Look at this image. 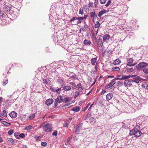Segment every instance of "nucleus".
<instances>
[{"mask_svg": "<svg viewBox=\"0 0 148 148\" xmlns=\"http://www.w3.org/2000/svg\"><path fill=\"white\" fill-rule=\"evenodd\" d=\"M19 10L16 8L14 7L12 8V10L10 11V12H7V14L9 15H11L13 18V19H15L18 16V14L19 13Z\"/></svg>", "mask_w": 148, "mask_h": 148, "instance_id": "nucleus-1", "label": "nucleus"}, {"mask_svg": "<svg viewBox=\"0 0 148 148\" xmlns=\"http://www.w3.org/2000/svg\"><path fill=\"white\" fill-rule=\"evenodd\" d=\"M2 11H0V17L1 18V20L3 23L2 25H4L7 23V20L9 19L8 16L7 14H5Z\"/></svg>", "mask_w": 148, "mask_h": 148, "instance_id": "nucleus-2", "label": "nucleus"}, {"mask_svg": "<svg viewBox=\"0 0 148 148\" xmlns=\"http://www.w3.org/2000/svg\"><path fill=\"white\" fill-rule=\"evenodd\" d=\"M43 128L45 132H51L52 129V124L50 123H47L43 125Z\"/></svg>", "mask_w": 148, "mask_h": 148, "instance_id": "nucleus-3", "label": "nucleus"}, {"mask_svg": "<svg viewBox=\"0 0 148 148\" xmlns=\"http://www.w3.org/2000/svg\"><path fill=\"white\" fill-rule=\"evenodd\" d=\"M63 97L61 95L58 96L57 98L55 99L54 107L56 108L58 103H60L63 102Z\"/></svg>", "mask_w": 148, "mask_h": 148, "instance_id": "nucleus-4", "label": "nucleus"}, {"mask_svg": "<svg viewBox=\"0 0 148 148\" xmlns=\"http://www.w3.org/2000/svg\"><path fill=\"white\" fill-rule=\"evenodd\" d=\"M147 65V63L143 62L139 63L138 65H137L136 66V68L137 70L140 71L142 69L145 68Z\"/></svg>", "mask_w": 148, "mask_h": 148, "instance_id": "nucleus-5", "label": "nucleus"}, {"mask_svg": "<svg viewBox=\"0 0 148 148\" xmlns=\"http://www.w3.org/2000/svg\"><path fill=\"white\" fill-rule=\"evenodd\" d=\"M127 63L126 64L127 66H134L137 64V63H136L131 64H132L134 61V60L132 58H127Z\"/></svg>", "mask_w": 148, "mask_h": 148, "instance_id": "nucleus-6", "label": "nucleus"}, {"mask_svg": "<svg viewBox=\"0 0 148 148\" xmlns=\"http://www.w3.org/2000/svg\"><path fill=\"white\" fill-rule=\"evenodd\" d=\"M118 80V78H116L113 79L110 83L105 87L106 89H107L112 87L116 83L115 80Z\"/></svg>", "mask_w": 148, "mask_h": 148, "instance_id": "nucleus-7", "label": "nucleus"}, {"mask_svg": "<svg viewBox=\"0 0 148 148\" xmlns=\"http://www.w3.org/2000/svg\"><path fill=\"white\" fill-rule=\"evenodd\" d=\"M90 16L92 18V20L93 22L97 18V15L96 14L95 12L93 11L90 13Z\"/></svg>", "mask_w": 148, "mask_h": 148, "instance_id": "nucleus-8", "label": "nucleus"}, {"mask_svg": "<svg viewBox=\"0 0 148 148\" xmlns=\"http://www.w3.org/2000/svg\"><path fill=\"white\" fill-rule=\"evenodd\" d=\"M53 102V100L52 99H48L45 101V104L48 106L51 105Z\"/></svg>", "mask_w": 148, "mask_h": 148, "instance_id": "nucleus-9", "label": "nucleus"}, {"mask_svg": "<svg viewBox=\"0 0 148 148\" xmlns=\"http://www.w3.org/2000/svg\"><path fill=\"white\" fill-rule=\"evenodd\" d=\"M108 11L106 10L105 9H102L101 11H100L98 13V16L99 17H101V16L104 14L107 13Z\"/></svg>", "mask_w": 148, "mask_h": 148, "instance_id": "nucleus-10", "label": "nucleus"}, {"mask_svg": "<svg viewBox=\"0 0 148 148\" xmlns=\"http://www.w3.org/2000/svg\"><path fill=\"white\" fill-rule=\"evenodd\" d=\"M124 85L126 87H130L132 85L131 81L126 80L124 82Z\"/></svg>", "mask_w": 148, "mask_h": 148, "instance_id": "nucleus-11", "label": "nucleus"}, {"mask_svg": "<svg viewBox=\"0 0 148 148\" xmlns=\"http://www.w3.org/2000/svg\"><path fill=\"white\" fill-rule=\"evenodd\" d=\"M90 61L91 64L93 66L95 64H97L98 62L97 58L96 57L92 58Z\"/></svg>", "mask_w": 148, "mask_h": 148, "instance_id": "nucleus-12", "label": "nucleus"}, {"mask_svg": "<svg viewBox=\"0 0 148 148\" xmlns=\"http://www.w3.org/2000/svg\"><path fill=\"white\" fill-rule=\"evenodd\" d=\"M17 115V113L14 111H13L10 114V116L12 118H14L16 117Z\"/></svg>", "mask_w": 148, "mask_h": 148, "instance_id": "nucleus-13", "label": "nucleus"}, {"mask_svg": "<svg viewBox=\"0 0 148 148\" xmlns=\"http://www.w3.org/2000/svg\"><path fill=\"white\" fill-rule=\"evenodd\" d=\"M98 29H97L96 30H95V29L94 30H92L91 31V33L92 34V36L93 38H95L98 33Z\"/></svg>", "mask_w": 148, "mask_h": 148, "instance_id": "nucleus-14", "label": "nucleus"}, {"mask_svg": "<svg viewBox=\"0 0 148 148\" xmlns=\"http://www.w3.org/2000/svg\"><path fill=\"white\" fill-rule=\"evenodd\" d=\"M73 74L71 76V77L73 80H78V77L74 72H71Z\"/></svg>", "mask_w": 148, "mask_h": 148, "instance_id": "nucleus-15", "label": "nucleus"}, {"mask_svg": "<svg viewBox=\"0 0 148 148\" xmlns=\"http://www.w3.org/2000/svg\"><path fill=\"white\" fill-rule=\"evenodd\" d=\"M71 100V99L70 97H64L63 98V102L65 103L69 102H70Z\"/></svg>", "mask_w": 148, "mask_h": 148, "instance_id": "nucleus-16", "label": "nucleus"}, {"mask_svg": "<svg viewBox=\"0 0 148 148\" xmlns=\"http://www.w3.org/2000/svg\"><path fill=\"white\" fill-rule=\"evenodd\" d=\"M110 38V36L109 35L106 34L103 36V40L105 42H107Z\"/></svg>", "mask_w": 148, "mask_h": 148, "instance_id": "nucleus-17", "label": "nucleus"}, {"mask_svg": "<svg viewBox=\"0 0 148 148\" xmlns=\"http://www.w3.org/2000/svg\"><path fill=\"white\" fill-rule=\"evenodd\" d=\"M7 142L8 143L11 145L14 144L15 142L14 140L12 138H8Z\"/></svg>", "mask_w": 148, "mask_h": 148, "instance_id": "nucleus-18", "label": "nucleus"}, {"mask_svg": "<svg viewBox=\"0 0 148 148\" xmlns=\"http://www.w3.org/2000/svg\"><path fill=\"white\" fill-rule=\"evenodd\" d=\"M113 97V95L111 93H109L106 96V99L107 101H108L111 99Z\"/></svg>", "mask_w": 148, "mask_h": 148, "instance_id": "nucleus-19", "label": "nucleus"}, {"mask_svg": "<svg viewBox=\"0 0 148 148\" xmlns=\"http://www.w3.org/2000/svg\"><path fill=\"white\" fill-rule=\"evenodd\" d=\"M82 123H79L78 124L77 126L75 132L76 133H77L80 132V130L81 129V127H82Z\"/></svg>", "mask_w": 148, "mask_h": 148, "instance_id": "nucleus-20", "label": "nucleus"}, {"mask_svg": "<svg viewBox=\"0 0 148 148\" xmlns=\"http://www.w3.org/2000/svg\"><path fill=\"white\" fill-rule=\"evenodd\" d=\"M131 75L123 76L121 77V78H118V80H125L131 77Z\"/></svg>", "mask_w": 148, "mask_h": 148, "instance_id": "nucleus-21", "label": "nucleus"}, {"mask_svg": "<svg viewBox=\"0 0 148 148\" xmlns=\"http://www.w3.org/2000/svg\"><path fill=\"white\" fill-rule=\"evenodd\" d=\"M71 87L70 86H65L63 87V90L66 91H69L71 90Z\"/></svg>", "mask_w": 148, "mask_h": 148, "instance_id": "nucleus-22", "label": "nucleus"}, {"mask_svg": "<svg viewBox=\"0 0 148 148\" xmlns=\"http://www.w3.org/2000/svg\"><path fill=\"white\" fill-rule=\"evenodd\" d=\"M4 10L6 11L10 12V11L12 10V8H11L10 6L6 5L4 7Z\"/></svg>", "mask_w": 148, "mask_h": 148, "instance_id": "nucleus-23", "label": "nucleus"}, {"mask_svg": "<svg viewBox=\"0 0 148 148\" xmlns=\"http://www.w3.org/2000/svg\"><path fill=\"white\" fill-rule=\"evenodd\" d=\"M141 134L142 133L141 132L137 129L136 131V133H135L134 136L136 137H139L141 135Z\"/></svg>", "mask_w": 148, "mask_h": 148, "instance_id": "nucleus-24", "label": "nucleus"}, {"mask_svg": "<svg viewBox=\"0 0 148 148\" xmlns=\"http://www.w3.org/2000/svg\"><path fill=\"white\" fill-rule=\"evenodd\" d=\"M97 45L98 47H101L103 45V42L102 40L101 39H99L98 40Z\"/></svg>", "mask_w": 148, "mask_h": 148, "instance_id": "nucleus-25", "label": "nucleus"}, {"mask_svg": "<svg viewBox=\"0 0 148 148\" xmlns=\"http://www.w3.org/2000/svg\"><path fill=\"white\" fill-rule=\"evenodd\" d=\"M80 108L79 106H76L73 107L71 110L76 112H78L80 110Z\"/></svg>", "mask_w": 148, "mask_h": 148, "instance_id": "nucleus-26", "label": "nucleus"}, {"mask_svg": "<svg viewBox=\"0 0 148 148\" xmlns=\"http://www.w3.org/2000/svg\"><path fill=\"white\" fill-rule=\"evenodd\" d=\"M137 129H136V128H134L130 132V135H135L136 131Z\"/></svg>", "mask_w": 148, "mask_h": 148, "instance_id": "nucleus-27", "label": "nucleus"}, {"mask_svg": "<svg viewBox=\"0 0 148 148\" xmlns=\"http://www.w3.org/2000/svg\"><path fill=\"white\" fill-rule=\"evenodd\" d=\"M121 62V60L120 59H117L114 61L113 64L114 65L119 64H120Z\"/></svg>", "mask_w": 148, "mask_h": 148, "instance_id": "nucleus-28", "label": "nucleus"}, {"mask_svg": "<svg viewBox=\"0 0 148 148\" xmlns=\"http://www.w3.org/2000/svg\"><path fill=\"white\" fill-rule=\"evenodd\" d=\"M84 43L85 45H90L91 44V42L90 40L86 39H85L84 40Z\"/></svg>", "mask_w": 148, "mask_h": 148, "instance_id": "nucleus-29", "label": "nucleus"}, {"mask_svg": "<svg viewBox=\"0 0 148 148\" xmlns=\"http://www.w3.org/2000/svg\"><path fill=\"white\" fill-rule=\"evenodd\" d=\"M77 88L78 90L80 91H82L83 88L82 87V84L81 83L78 84L77 85Z\"/></svg>", "mask_w": 148, "mask_h": 148, "instance_id": "nucleus-30", "label": "nucleus"}, {"mask_svg": "<svg viewBox=\"0 0 148 148\" xmlns=\"http://www.w3.org/2000/svg\"><path fill=\"white\" fill-rule=\"evenodd\" d=\"M71 137H69L66 139L65 141V143L66 145H68L69 144V142L71 141Z\"/></svg>", "mask_w": 148, "mask_h": 148, "instance_id": "nucleus-31", "label": "nucleus"}, {"mask_svg": "<svg viewBox=\"0 0 148 148\" xmlns=\"http://www.w3.org/2000/svg\"><path fill=\"white\" fill-rule=\"evenodd\" d=\"M126 70L127 72L128 73H130L133 72L134 71V69L132 68H130L128 69L127 68H126Z\"/></svg>", "mask_w": 148, "mask_h": 148, "instance_id": "nucleus-32", "label": "nucleus"}, {"mask_svg": "<svg viewBox=\"0 0 148 148\" xmlns=\"http://www.w3.org/2000/svg\"><path fill=\"white\" fill-rule=\"evenodd\" d=\"M120 70V68L119 67H113L112 69V71H119Z\"/></svg>", "mask_w": 148, "mask_h": 148, "instance_id": "nucleus-33", "label": "nucleus"}, {"mask_svg": "<svg viewBox=\"0 0 148 148\" xmlns=\"http://www.w3.org/2000/svg\"><path fill=\"white\" fill-rule=\"evenodd\" d=\"M1 123L2 124L4 125L5 126H8L10 125H11V124L10 123H8L7 122L5 121L1 122Z\"/></svg>", "mask_w": 148, "mask_h": 148, "instance_id": "nucleus-34", "label": "nucleus"}, {"mask_svg": "<svg viewBox=\"0 0 148 148\" xmlns=\"http://www.w3.org/2000/svg\"><path fill=\"white\" fill-rule=\"evenodd\" d=\"M14 136L16 139L19 138V134L18 132H15L14 134Z\"/></svg>", "mask_w": 148, "mask_h": 148, "instance_id": "nucleus-35", "label": "nucleus"}, {"mask_svg": "<svg viewBox=\"0 0 148 148\" xmlns=\"http://www.w3.org/2000/svg\"><path fill=\"white\" fill-rule=\"evenodd\" d=\"M100 26V24L99 21H97L96 22L95 24V28H98Z\"/></svg>", "mask_w": 148, "mask_h": 148, "instance_id": "nucleus-36", "label": "nucleus"}, {"mask_svg": "<svg viewBox=\"0 0 148 148\" xmlns=\"http://www.w3.org/2000/svg\"><path fill=\"white\" fill-rule=\"evenodd\" d=\"M79 93L78 91H76L73 94V96L75 98L77 97L79 95Z\"/></svg>", "mask_w": 148, "mask_h": 148, "instance_id": "nucleus-37", "label": "nucleus"}, {"mask_svg": "<svg viewBox=\"0 0 148 148\" xmlns=\"http://www.w3.org/2000/svg\"><path fill=\"white\" fill-rule=\"evenodd\" d=\"M131 77H132V78L135 79H140V77L136 75H132Z\"/></svg>", "mask_w": 148, "mask_h": 148, "instance_id": "nucleus-38", "label": "nucleus"}, {"mask_svg": "<svg viewBox=\"0 0 148 148\" xmlns=\"http://www.w3.org/2000/svg\"><path fill=\"white\" fill-rule=\"evenodd\" d=\"M35 116V113L32 114L29 116V118L30 120L34 119Z\"/></svg>", "mask_w": 148, "mask_h": 148, "instance_id": "nucleus-39", "label": "nucleus"}, {"mask_svg": "<svg viewBox=\"0 0 148 148\" xmlns=\"http://www.w3.org/2000/svg\"><path fill=\"white\" fill-rule=\"evenodd\" d=\"M14 132V130L12 129H11L8 132V134L9 135H11L13 134V133Z\"/></svg>", "mask_w": 148, "mask_h": 148, "instance_id": "nucleus-40", "label": "nucleus"}, {"mask_svg": "<svg viewBox=\"0 0 148 148\" xmlns=\"http://www.w3.org/2000/svg\"><path fill=\"white\" fill-rule=\"evenodd\" d=\"M8 82V80L7 79H6L5 80L3 81V85L4 86Z\"/></svg>", "mask_w": 148, "mask_h": 148, "instance_id": "nucleus-41", "label": "nucleus"}, {"mask_svg": "<svg viewBox=\"0 0 148 148\" xmlns=\"http://www.w3.org/2000/svg\"><path fill=\"white\" fill-rule=\"evenodd\" d=\"M32 128H34L32 127V126L31 125H29L26 127V130H29Z\"/></svg>", "mask_w": 148, "mask_h": 148, "instance_id": "nucleus-42", "label": "nucleus"}, {"mask_svg": "<svg viewBox=\"0 0 148 148\" xmlns=\"http://www.w3.org/2000/svg\"><path fill=\"white\" fill-rule=\"evenodd\" d=\"M41 146L45 147L47 145V143L45 142H43L41 143Z\"/></svg>", "mask_w": 148, "mask_h": 148, "instance_id": "nucleus-43", "label": "nucleus"}, {"mask_svg": "<svg viewBox=\"0 0 148 148\" xmlns=\"http://www.w3.org/2000/svg\"><path fill=\"white\" fill-rule=\"evenodd\" d=\"M143 72L145 73L148 74V67L147 68H145L143 69Z\"/></svg>", "mask_w": 148, "mask_h": 148, "instance_id": "nucleus-44", "label": "nucleus"}, {"mask_svg": "<svg viewBox=\"0 0 148 148\" xmlns=\"http://www.w3.org/2000/svg\"><path fill=\"white\" fill-rule=\"evenodd\" d=\"M43 82L45 84L47 85H49V83L47 79H43Z\"/></svg>", "mask_w": 148, "mask_h": 148, "instance_id": "nucleus-45", "label": "nucleus"}, {"mask_svg": "<svg viewBox=\"0 0 148 148\" xmlns=\"http://www.w3.org/2000/svg\"><path fill=\"white\" fill-rule=\"evenodd\" d=\"M84 13L83 10L82 9H81V8H80L79 9V14H81L82 15H83V14Z\"/></svg>", "mask_w": 148, "mask_h": 148, "instance_id": "nucleus-46", "label": "nucleus"}, {"mask_svg": "<svg viewBox=\"0 0 148 148\" xmlns=\"http://www.w3.org/2000/svg\"><path fill=\"white\" fill-rule=\"evenodd\" d=\"M61 88H58L56 89V92H57L58 93H60L61 91Z\"/></svg>", "mask_w": 148, "mask_h": 148, "instance_id": "nucleus-47", "label": "nucleus"}, {"mask_svg": "<svg viewBox=\"0 0 148 148\" xmlns=\"http://www.w3.org/2000/svg\"><path fill=\"white\" fill-rule=\"evenodd\" d=\"M90 103H89L88 104V105L87 106H86L82 110V111H85L88 108V106H90Z\"/></svg>", "mask_w": 148, "mask_h": 148, "instance_id": "nucleus-48", "label": "nucleus"}, {"mask_svg": "<svg viewBox=\"0 0 148 148\" xmlns=\"http://www.w3.org/2000/svg\"><path fill=\"white\" fill-rule=\"evenodd\" d=\"M77 20L81 21V23L82 22V20H84L82 16H78L77 17Z\"/></svg>", "mask_w": 148, "mask_h": 148, "instance_id": "nucleus-49", "label": "nucleus"}, {"mask_svg": "<svg viewBox=\"0 0 148 148\" xmlns=\"http://www.w3.org/2000/svg\"><path fill=\"white\" fill-rule=\"evenodd\" d=\"M93 6V3L92 2H90L88 4V7H92Z\"/></svg>", "mask_w": 148, "mask_h": 148, "instance_id": "nucleus-50", "label": "nucleus"}, {"mask_svg": "<svg viewBox=\"0 0 148 148\" xmlns=\"http://www.w3.org/2000/svg\"><path fill=\"white\" fill-rule=\"evenodd\" d=\"M58 134V132L57 131H55L52 133V135L55 136H57Z\"/></svg>", "mask_w": 148, "mask_h": 148, "instance_id": "nucleus-51", "label": "nucleus"}, {"mask_svg": "<svg viewBox=\"0 0 148 148\" xmlns=\"http://www.w3.org/2000/svg\"><path fill=\"white\" fill-rule=\"evenodd\" d=\"M111 2V1H110V0L108 1L107 3L105 5V6L106 7H108L110 5V4Z\"/></svg>", "mask_w": 148, "mask_h": 148, "instance_id": "nucleus-52", "label": "nucleus"}, {"mask_svg": "<svg viewBox=\"0 0 148 148\" xmlns=\"http://www.w3.org/2000/svg\"><path fill=\"white\" fill-rule=\"evenodd\" d=\"M69 84L73 86L74 87H76V85L74 82H70L69 83Z\"/></svg>", "mask_w": 148, "mask_h": 148, "instance_id": "nucleus-53", "label": "nucleus"}, {"mask_svg": "<svg viewBox=\"0 0 148 148\" xmlns=\"http://www.w3.org/2000/svg\"><path fill=\"white\" fill-rule=\"evenodd\" d=\"M135 80H132V82H135L136 83H139V81L138 80V79H135Z\"/></svg>", "mask_w": 148, "mask_h": 148, "instance_id": "nucleus-54", "label": "nucleus"}, {"mask_svg": "<svg viewBox=\"0 0 148 148\" xmlns=\"http://www.w3.org/2000/svg\"><path fill=\"white\" fill-rule=\"evenodd\" d=\"M99 1L101 3L104 4L106 2V0H99Z\"/></svg>", "mask_w": 148, "mask_h": 148, "instance_id": "nucleus-55", "label": "nucleus"}, {"mask_svg": "<svg viewBox=\"0 0 148 148\" xmlns=\"http://www.w3.org/2000/svg\"><path fill=\"white\" fill-rule=\"evenodd\" d=\"M88 15L87 14H86L84 15V16L83 17H82V18H83L84 20V21H85V20L88 17Z\"/></svg>", "mask_w": 148, "mask_h": 148, "instance_id": "nucleus-56", "label": "nucleus"}, {"mask_svg": "<svg viewBox=\"0 0 148 148\" xmlns=\"http://www.w3.org/2000/svg\"><path fill=\"white\" fill-rule=\"evenodd\" d=\"M25 137V135L23 133H21V134H19V138H24Z\"/></svg>", "mask_w": 148, "mask_h": 148, "instance_id": "nucleus-57", "label": "nucleus"}, {"mask_svg": "<svg viewBox=\"0 0 148 148\" xmlns=\"http://www.w3.org/2000/svg\"><path fill=\"white\" fill-rule=\"evenodd\" d=\"M91 116V114H87L86 116H85V119L86 120L87 119V118L90 117Z\"/></svg>", "mask_w": 148, "mask_h": 148, "instance_id": "nucleus-58", "label": "nucleus"}, {"mask_svg": "<svg viewBox=\"0 0 148 148\" xmlns=\"http://www.w3.org/2000/svg\"><path fill=\"white\" fill-rule=\"evenodd\" d=\"M101 51L103 56H104L105 55V51L104 50H103V47L102 48Z\"/></svg>", "mask_w": 148, "mask_h": 148, "instance_id": "nucleus-59", "label": "nucleus"}, {"mask_svg": "<svg viewBox=\"0 0 148 148\" xmlns=\"http://www.w3.org/2000/svg\"><path fill=\"white\" fill-rule=\"evenodd\" d=\"M71 103L70 102H67V103L65 104V105H64L62 107H63L68 106L71 104Z\"/></svg>", "mask_w": 148, "mask_h": 148, "instance_id": "nucleus-60", "label": "nucleus"}, {"mask_svg": "<svg viewBox=\"0 0 148 148\" xmlns=\"http://www.w3.org/2000/svg\"><path fill=\"white\" fill-rule=\"evenodd\" d=\"M3 114L5 116H6L7 114L6 111L5 110H3Z\"/></svg>", "mask_w": 148, "mask_h": 148, "instance_id": "nucleus-61", "label": "nucleus"}, {"mask_svg": "<svg viewBox=\"0 0 148 148\" xmlns=\"http://www.w3.org/2000/svg\"><path fill=\"white\" fill-rule=\"evenodd\" d=\"M102 91L101 93V95H103L106 92V91L105 90L102 89Z\"/></svg>", "mask_w": 148, "mask_h": 148, "instance_id": "nucleus-62", "label": "nucleus"}, {"mask_svg": "<svg viewBox=\"0 0 148 148\" xmlns=\"http://www.w3.org/2000/svg\"><path fill=\"white\" fill-rule=\"evenodd\" d=\"M112 51L111 50L108 51V55L109 56L111 54H112Z\"/></svg>", "mask_w": 148, "mask_h": 148, "instance_id": "nucleus-63", "label": "nucleus"}, {"mask_svg": "<svg viewBox=\"0 0 148 148\" xmlns=\"http://www.w3.org/2000/svg\"><path fill=\"white\" fill-rule=\"evenodd\" d=\"M98 0H95L94 2V5L95 7H96L98 4Z\"/></svg>", "mask_w": 148, "mask_h": 148, "instance_id": "nucleus-64", "label": "nucleus"}]
</instances>
